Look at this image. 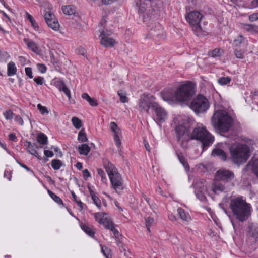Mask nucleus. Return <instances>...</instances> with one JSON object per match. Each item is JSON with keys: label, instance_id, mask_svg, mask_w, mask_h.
Wrapping results in <instances>:
<instances>
[{"label": "nucleus", "instance_id": "f257e3e1", "mask_svg": "<svg viewBox=\"0 0 258 258\" xmlns=\"http://www.w3.org/2000/svg\"><path fill=\"white\" fill-rule=\"evenodd\" d=\"M195 93V86L191 82L179 86L174 94H165L163 96L164 100L169 103L175 101L183 102L189 100Z\"/></svg>", "mask_w": 258, "mask_h": 258}, {"label": "nucleus", "instance_id": "f03ea898", "mask_svg": "<svg viewBox=\"0 0 258 258\" xmlns=\"http://www.w3.org/2000/svg\"><path fill=\"white\" fill-rule=\"evenodd\" d=\"M230 206L233 214L239 221L246 220L250 215V205L242 197L232 198L230 201Z\"/></svg>", "mask_w": 258, "mask_h": 258}, {"label": "nucleus", "instance_id": "7ed1b4c3", "mask_svg": "<svg viewBox=\"0 0 258 258\" xmlns=\"http://www.w3.org/2000/svg\"><path fill=\"white\" fill-rule=\"evenodd\" d=\"M231 159L236 164L245 163L250 156V148L245 143H235L229 148Z\"/></svg>", "mask_w": 258, "mask_h": 258}, {"label": "nucleus", "instance_id": "20e7f679", "mask_svg": "<svg viewBox=\"0 0 258 258\" xmlns=\"http://www.w3.org/2000/svg\"><path fill=\"white\" fill-rule=\"evenodd\" d=\"M213 127L222 132L227 131L233 124V119L227 112L224 110H217L212 118Z\"/></svg>", "mask_w": 258, "mask_h": 258}, {"label": "nucleus", "instance_id": "39448f33", "mask_svg": "<svg viewBox=\"0 0 258 258\" xmlns=\"http://www.w3.org/2000/svg\"><path fill=\"white\" fill-rule=\"evenodd\" d=\"M201 141L204 148L211 145L214 141V137L207 130L206 127L202 124H198L191 134V140Z\"/></svg>", "mask_w": 258, "mask_h": 258}, {"label": "nucleus", "instance_id": "423d86ee", "mask_svg": "<svg viewBox=\"0 0 258 258\" xmlns=\"http://www.w3.org/2000/svg\"><path fill=\"white\" fill-rule=\"evenodd\" d=\"M105 168L110 180L112 187L116 192L119 194L123 189V180L115 167L108 162Z\"/></svg>", "mask_w": 258, "mask_h": 258}, {"label": "nucleus", "instance_id": "0eeeda50", "mask_svg": "<svg viewBox=\"0 0 258 258\" xmlns=\"http://www.w3.org/2000/svg\"><path fill=\"white\" fill-rule=\"evenodd\" d=\"M181 120H182V117L181 116L176 117L174 120L175 123L178 124L175 128L176 135L180 146L185 148L188 142L191 140V135L188 128L183 125L184 122L181 121Z\"/></svg>", "mask_w": 258, "mask_h": 258}, {"label": "nucleus", "instance_id": "6e6552de", "mask_svg": "<svg viewBox=\"0 0 258 258\" xmlns=\"http://www.w3.org/2000/svg\"><path fill=\"white\" fill-rule=\"evenodd\" d=\"M210 106L208 100L203 95L199 94L191 102L190 108L196 113L206 112Z\"/></svg>", "mask_w": 258, "mask_h": 258}, {"label": "nucleus", "instance_id": "1a4fd4ad", "mask_svg": "<svg viewBox=\"0 0 258 258\" xmlns=\"http://www.w3.org/2000/svg\"><path fill=\"white\" fill-rule=\"evenodd\" d=\"M185 17L187 21L192 27L195 34L197 35H200L202 33V28L200 23L203 17V14L199 11H194L189 12Z\"/></svg>", "mask_w": 258, "mask_h": 258}, {"label": "nucleus", "instance_id": "9d476101", "mask_svg": "<svg viewBox=\"0 0 258 258\" xmlns=\"http://www.w3.org/2000/svg\"><path fill=\"white\" fill-rule=\"evenodd\" d=\"M214 177L216 180H220L232 187L234 185L232 181L235 177L234 173L231 170L224 168L219 169L215 173Z\"/></svg>", "mask_w": 258, "mask_h": 258}, {"label": "nucleus", "instance_id": "9b49d317", "mask_svg": "<svg viewBox=\"0 0 258 258\" xmlns=\"http://www.w3.org/2000/svg\"><path fill=\"white\" fill-rule=\"evenodd\" d=\"M157 103L155 101V98L152 95H143L139 101V108L141 111L148 113L150 107L154 108Z\"/></svg>", "mask_w": 258, "mask_h": 258}, {"label": "nucleus", "instance_id": "f8f14e48", "mask_svg": "<svg viewBox=\"0 0 258 258\" xmlns=\"http://www.w3.org/2000/svg\"><path fill=\"white\" fill-rule=\"evenodd\" d=\"M44 18L47 25L55 31L58 30L59 24L55 17L54 15L50 11H47L44 15Z\"/></svg>", "mask_w": 258, "mask_h": 258}, {"label": "nucleus", "instance_id": "ddd939ff", "mask_svg": "<svg viewBox=\"0 0 258 258\" xmlns=\"http://www.w3.org/2000/svg\"><path fill=\"white\" fill-rule=\"evenodd\" d=\"M136 3L139 13H142L156 4V0H136Z\"/></svg>", "mask_w": 258, "mask_h": 258}, {"label": "nucleus", "instance_id": "4468645a", "mask_svg": "<svg viewBox=\"0 0 258 258\" xmlns=\"http://www.w3.org/2000/svg\"><path fill=\"white\" fill-rule=\"evenodd\" d=\"M231 187L226 183H224L220 180H216L214 178L212 186V191L215 194L221 192H227Z\"/></svg>", "mask_w": 258, "mask_h": 258}, {"label": "nucleus", "instance_id": "2eb2a0df", "mask_svg": "<svg viewBox=\"0 0 258 258\" xmlns=\"http://www.w3.org/2000/svg\"><path fill=\"white\" fill-rule=\"evenodd\" d=\"M95 220L100 224H102L106 228L108 225H110V223H112V221L108 216L107 214L105 213L98 212L94 214Z\"/></svg>", "mask_w": 258, "mask_h": 258}, {"label": "nucleus", "instance_id": "dca6fc26", "mask_svg": "<svg viewBox=\"0 0 258 258\" xmlns=\"http://www.w3.org/2000/svg\"><path fill=\"white\" fill-rule=\"evenodd\" d=\"M150 30V34L154 37H156L159 39L162 38L165 36L162 26L159 23L152 24Z\"/></svg>", "mask_w": 258, "mask_h": 258}, {"label": "nucleus", "instance_id": "f3484780", "mask_svg": "<svg viewBox=\"0 0 258 258\" xmlns=\"http://www.w3.org/2000/svg\"><path fill=\"white\" fill-rule=\"evenodd\" d=\"M156 113V121L160 123L164 122L168 117L167 112L162 108L158 103H157L156 107L154 108Z\"/></svg>", "mask_w": 258, "mask_h": 258}, {"label": "nucleus", "instance_id": "a211bd4d", "mask_svg": "<svg viewBox=\"0 0 258 258\" xmlns=\"http://www.w3.org/2000/svg\"><path fill=\"white\" fill-rule=\"evenodd\" d=\"M23 41L29 49L37 54L40 53L41 50L34 41L28 38H24Z\"/></svg>", "mask_w": 258, "mask_h": 258}, {"label": "nucleus", "instance_id": "6ab92c4d", "mask_svg": "<svg viewBox=\"0 0 258 258\" xmlns=\"http://www.w3.org/2000/svg\"><path fill=\"white\" fill-rule=\"evenodd\" d=\"M101 35H103L100 41V43L102 45L106 47L114 46L115 43V41L113 38L104 35V32L101 33Z\"/></svg>", "mask_w": 258, "mask_h": 258}, {"label": "nucleus", "instance_id": "aec40b11", "mask_svg": "<svg viewBox=\"0 0 258 258\" xmlns=\"http://www.w3.org/2000/svg\"><path fill=\"white\" fill-rule=\"evenodd\" d=\"M24 145L26 148L27 152L36 157L39 160H40L41 159V156L39 155L34 147V145H32L30 142L26 141L25 142Z\"/></svg>", "mask_w": 258, "mask_h": 258}, {"label": "nucleus", "instance_id": "412c9836", "mask_svg": "<svg viewBox=\"0 0 258 258\" xmlns=\"http://www.w3.org/2000/svg\"><path fill=\"white\" fill-rule=\"evenodd\" d=\"M195 190H207V184L204 179H197L195 183Z\"/></svg>", "mask_w": 258, "mask_h": 258}, {"label": "nucleus", "instance_id": "4be33fe9", "mask_svg": "<svg viewBox=\"0 0 258 258\" xmlns=\"http://www.w3.org/2000/svg\"><path fill=\"white\" fill-rule=\"evenodd\" d=\"M62 10L66 15H71L76 13V7L73 5L64 6L62 7Z\"/></svg>", "mask_w": 258, "mask_h": 258}, {"label": "nucleus", "instance_id": "5701e85b", "mask_svg": "<svg viewBox=\"0 0 258 258\" xmlns=\"http://www.w3.org/2000/svg\"><path fill=\"white\" fill-rule=\"evenodd\" d=\"M17 72V68L15 63L10 61L7 66V75L8 76H11L15 75Z\"/></svg>", "mask_w": 258, "mask_h": 258}, {"label": "nucleus", "instance_id": "b1692460", "mask_svg": "<svg viewBox=\"0 0 258 258\" xmlns=\"http://www.w3.org/2000/svg\"><path fill=\"white\" fill-rule=\"evenodd\" d=\"M212 154L214 156L219 157L221 159L223 160H226L227 158V155L226 153L224 152V151L220 149H215L212 151Z\"/></svg>", "mask_w": 258, "mask_h": 258}, {"label": "nucleus", "instance_id": "393cba45", "mask_svg": "<svg viewBox=\"0 0 258 258\" xmlns=\"http://www.w3.org/2000/svg\"><path fill=\"white\" fill-rule=\"evenodd\" d=\"M89 190L90 192L91 198L94 203L98 207L100 208L101 205V201L98 197L96 195L95 192L90 188L89 187Z\"/></svg>", "mask_w": 258, "mask_h": 258}, {"label": "nucleus", "instance_id": "a878e982", "mask_svg": "<svg viewBox=\"0 0 258 258\" xmlns=\"http://www.w3.org/2000/svg\"><path fill=\"white\" fill-rule=\"evenodd\" d=\"M78 151L80 154L87 155L90 151V148L86 144H83L78 147Z\"/></svg>", "mask_w": 258, "mask_h": 258}, {"label": "nucleus", "instance_id": "bb28decb", "mask_svg": "<svg viewBox=\"0 0 258 258\" xmlns=\"http://www.w3.org/2000/svg\"><path fill=\"white\" fill-rule=\"evenodd\" d=\"M178 215L180 218L183 221H188L190 219V217L189 214H186L185 211L181 208H179L177 209Z\"/></svg>", "mask_w": 258, "mask_h": 258}, {"label": "nucleus", "instance_id": "cd10ccee", "mask_svg": "<svg viewBox=\"0 0 258 258\" xmlns=\"http://www.w3.org/2000/svg\"><path fill=\"white\" fill-rule=\"evenodd\" d=\"M243 28L247 31L251 33H258V25L254 24H245Z\"/></svg>", "mask_w": 258, "mask_h": 258}, {"label": "nucleus", "instance_id": "c85d7f7f", "mask_svg": "<svg viewBox=\"0 0 258 258\" xmlns=\"http://www.w3.org/2000/svg\"><path fill=\"white\" fill-rule=\"evenodd\" d=\"M107 226L106 228L110 229L113 232L115 239H119L120 234L118 230L115 228L116 225H115L113 222L110 223V225H108Z\"/></svg>", "mask_w": 258, "mask_h": 258}, {"label": "nucleus", "instance_id": "c756f323", "mask_svg": "<svg viewBox=\"0 0 258 258\" xmlns=\"http://www.w3.org/2000/svg\"><path fill=\"white\" fill-rule=\"evenodd\" d=\"M110 127L111 131L113 133V135H120L121 134L120 130L114 122H111L110 124Z\"/></svg>", "mask_w": 258, "mask_h": 258}, {"label": "nucleus", "instance_id": "7c9ffc66", "mask_svg": "<svg viewBox=\"0 0 258 258\" xmlns=\"http://www.w3.org/2000/svg\"><path fill=\"white\" fill-rule=\"evenodd\" d=\"M82 229L90 237H93L95 232L94 230L88 225H83L81 226Z\"/></svg>", "mask_w": 258, "mask_h": 258}, {"label": "nucleus", "instance_id": "2f4dec72", "mask_svg": "<svg viewBox=\"0 0 258 258\" xmlns=\"http://www.w3.org/2000/svg\"><path fill=\"white\" fill-rule=\"evenodd\" d=\"M245 39L241 35H238L233 41V44L235 46H239L242 43L245 42Z\"/></svg>", "mask_w": 258, "mask_h": 258}, {"label": "nucleus", "instance_id": "473e14b6", "mask_svg": "<svg viewBox=\"0 0 258 258\" xmlns=\"http://www.w3.org/2000/svg\"><path fill=\"white\" fill-rule=\"evenodd\" d=\"M62 163L61 161L58 159H53L51 161L52 167L55 170H57L60 169L62 166Z\"/></svg>", "mask_w": 258, "mask_h": 258}, {"label": "nucleus", "instance_id": "72a5a7b5", "mask_svg": "<svg viewBox=\"0 0 258 258\" xmlns=\"http://www.w3.org/2000/svg\"><path fill=\"white\" fill-rule=\"evenodd\" d=\"M78 139L79 141L82 142H87L88 139L86 137V134L84 129H82L79 132L78 136Z\"/></svg>", "mask_w": 258, "mask_h": 258}, {"label": "nucleus", "instance_id": "f704fd0d", "mask_svg": "<svg viewBox=\"0 0 258 258\" xmlns=\"http://www.w3.org/2000/svg\"><path fill=\"white\" fill-rule=\"evenodd\" d=\"M72 122L74 126L77 129L81 128L82 125L81 120L77 117H72Z\"/></svg>", "mask_w": 258, "mask_h": 258}, {"label": "nucleus", "instance_id": "c9c22d12", "mask_svg": "<svg viewBox=\"0 0 258 258\" xmlns=\"http://www.w3.org/2000/svg\"><path fill=\"white\" fill-rule=\"evenodd\" d=\"M207 190H195V193L196 195V197L198 199H199L201 201H204L206 200V196L205 195V192H206Z\"/></svg>", "mask_w": 258, "mask_h": 258}, {"label": "nucleus", "instance_id": "e433bc0d", "mask_svg": "<svg viewBox=\"0 0 258 258\" xmlns=\"http://www.w3.org/2000/svg\"><path fill=\"white\" fill-rule=\"evenodd\" d=\"M37 141L41 144H46L47 142V137L44 134H39L37 136Z\"/></svg>", "mask_w": 258, "mask_h": 258}, {"label": "nucleus", "instance_id": "4c0bfd02", "mask_svg": "<svg viewBox=\"0 0 258 258\" xmlns=\"http://www.w3.org/2000/svg\"><path fill=\"white\" fill-rule=\"evenodd\" d=\"M245 51L243 49H236L234 51L235 56L238 59H242L244 58V54Z\"/></svg>", "mask_w": 258, "mask_h": 258}, {"label": "nucleus", "instance_id": "58836bf2", "mask_svg": "<svg viewBox=\"0 0 258 258\" xmlns=\"http://www.w3.org/2000/svg\"><path fill=\"white\" fill-rule=\"evenodd\" d=\"M178 159L180 162L183 165L186 170H188L189 166L184 157L181 155H178Z\"/></svg>", "mask_w": 258, "mask_h": 258}, {"label": "nucleus", "instance_id": "ea45409f", "mask_svg": "<svg viewBox=\"0 0 258 258\" xmlns=\"http://www.w3.org/2000/svg\"><path fill=\"white\" fill-rule=\"evenodd\" d=\"M118 95L120 97V101L122 103H126L128 102V98L126 95V93L123 91L120 90L118 91Z\"/></svg>", "mask_w": 258, "mask_h": 258}, {"label": "nucleus", "instance_id": "a19ab883", "mask_svg": "<svg viewBox=\"0 0 258 258\" xmlns=\"http://www.w3.org/2000/svg\"><path fill=\"white\" fill-rule=\"evenodd\" d=\"M154 223V220L153 218L147 217L145 218V224L147 230L149 232L150 231V227L152 226Z\"/></svg>", "mask_w": 258, "mask_h": 258}, {"label": "nucleus", "instance_id": "79ce46f5", "mask_svg": "<svg viewBox=\"0 0 258 258\" xmlns=\"http://www.w3.org/2000/svg\"><path fill=\"white\" fill-rule=\"evenodd\" d=\"M231 81V78L229 77H221L218 80V82L221 85H226Z\"/></svg>", "mask_w": 258, "mask_h": 258}, {"label": "nucleus", "instance_id": "37998d69", "mask_svg": "<svg viewBox=\"0 0 258 258\" xmlns=\"http://www.w3.org/2000/svg\"><path fill=\"white\" fill-rule=\"evenodd\" d=\"M48 193L52 199H53L57 203L60 205L63 204L62 200L59 197L50 191H48Z\"/></svg>", "mask_w": 258, "mask_h": 258}, {"label": "nucleus", "instance_id": "c03bdc74", "mask_svg": "<svg viewBox=\"0 0 258 258\" xmlns=\"http://www.w3.org/2000/svg\"><path fill=\"white\" fill-rule=\"evenodd\" d=\"M249 228L250 229L249 234L253 237H256L258 236V228L251 225L249 226Z\"/></svg>", "mask_w": 258, "mask_h": 258}, {"label": "nucleus", "instance_id": "a18cd8bd", "mask_svg": "<svg viewBox=\"0 0 258 258\" xmlns=\"http://www.w3.org/2000/svg\"><path fill=\"white\" fill-rule=\"evenodd\" d=\"M252 170L254 173L258 177V159L253 161Z\"/></svg>", "mask_w": 258, "mask_h": 258}, {"label": "nucleus", "instance_id": "49530a36", "mask_svg": "<svg viewBox=\"0 0 258 258\" xmlns=\"http://www.w3.org/2000/svg\"><path fill=\"white\" fill-rule=\"evenodd\" d=\"M37 106L38 109L42 115L49 113L48 109L46 107L42 106L40 104H38Z\"/></svg>", "mask_w": 258, "mask_h": 258}, {"label": "nucleus", "instance_id": "de8ad7c7", "mask_svg": "<svg viewBox=\"0 0 258 258\" xmlns=\"http://www.w3.org/2000/svg\"><path fill=\"white\" fill-rule=\"evenodd\" d=\"M10 56L6 51H0V61H6L9 58Z\"/></svg>", "mask_w": 258, "mask_h": 258}, {"label": "nucleus", "instance_id": "09e8293b", "mask_svg": "<svg viewBox=\"0 0 258 258\" xmlns=\"http://www.w3.org/2000/svg\"><path fill=\"white\" fill-rule=\"evenodd\" d=\"M45 157L44 159L45 161H48L49 157H52L53 156L54 154L52 151L49 150H45L44 152Z\"/></svg>", "mask_w": 258, "mask_h": 258}, {"label": "nucleus", "instance_id": "8fccbe9b", "mask_svg": "<svg viewBox=\"0 0 258 258\" xmlns=\"http://www.w3.org/2000/svg\"><path fill=\"white\" fill-rule=\"evenodd\" d=\"M97 173L101 176L102 181L105 182L106 181V178L104 172L101 169H97Z\"/></svg>", "mask_w": 258, "mask_h": 258}, {"label": "nucleus", "instance_id": "3c124183", "mask_svg": "<svg viewBox=\"0 0 258 258\" xmlns=\"http://www.w3.org/2000/svg\"><path fill=\"white\" fill-rule=\"evenodd\" d=\"M72 197H73L74 200L77 203L78 205L80 207L81 210H83V203L80 200H77V196L73 191L72 192Z\"/></svg>", "mask_w": 258, "mask_h": 258}, {"label": "nucleus", "instance_id": "603ef678", "mask_svg": "<svg viewBox=\"0 0 258 258\" xmlns=\"http://www.w3.org/2000/svg\"><path fill=\"white\" fill-rule=\"evenodd\" d=\"M113 138H114V141L115 142V144L117 146V147H118V150L119 149H120V147H121V141L120 140V139H119V136L120 135H113Z\"/></svg>", "mask_w": 258, "mask_h": 258}, {"label": "nucleus", "instance_id": "864d4df0", "mask_svg": "<svg viewBox=\"0 0 258 258\" xmlns=\"http://www.w3.org/2000/svg\"><path fill=\"white\" fill-rule=\"evenodd\" d=\"M13 115V113L11 110H7L4 112V115L7 120L12 119Z\"/></svg>", "mask_w": 258, "mask_h": 258}, {"label": "nucleus", "instance_id": "5fc2aeb1", "mask_svg": "<svg viewBox=\"0 0 258 258\" xmlns=\"http://www.w3.org/2000/svg\"><path fill=\"white\" fill-rule=\"evenodd\" d=\"M102 251L104 254V255L107 257V258H110L111 257L110 254V249L107 248V247L102 248Z\"/></svg>", "mask_w": 258, "mask_h": 258}, {"label": "nucleus", "instance_id": "6e6d98bb", "mask_svg": "<svg viewBox=\"0 0 258 258\" xmlns=\"http://www.w3.org/2000/svg\"><path fill=\"white\" fill-rule=\"evenodd\" d=\"M56 87L59 89L60 91H61L63 88L66 86L63 82L61 80H58L56 82Z\"/></svg>", "mask_w": 258, "mask_h": 258}, {"label": "nucleus", "instance_id": "4d7b16f0", "mask_svg": "<svg viewBox=\"0 0 258 258\" xmlns=\"http://www.w3.org/2000/svg\"><path fill=\"white\" fill-rule=\"evenodd\" d=\"M37 67L39 71L42 73H45L46 71V67L44 64L38 63L37 65Z\"/></svg>", "mask_w": 258, "mask_h": 258}, {"label": "nucleus", "instance_id": "13d9d810", "mask_svg": "<svg viewBox=\"0 0 258 258\" xmlns=\"http://www.w3.org/2000/svg\"><path fill=\"white\" fill-rule=\"evenodd\" d=\"M220 49H215L209 53V55L213 57H217L220 55Z\"/></svg>", "mask_w": 258, "mask_h": 258}, {"label": "nucleus", "instance_id": "bf43d9fd", "mask_svg": "<svg viewBox=\"0 0 258 258\" xmlns=\"http://www.w3.org/2000/svg\"><path fill=\"white\" fill-rule=\"evenodd\" d=\"M26 74L30 78H32L33 77L32 75V71L31 68L27 67L25 69Z\"/></svg>", "mask_w": 258, "mask_h": 258}, {"label": "nucleus", "instance_id": "052dcab7", "mask_svg": "<svg viewBox=\"0 0 258 258\" xmlns=\"http://www.w3.org/2000/svg\"><path fill=\"white\" fill-rule=\"evenodd\" d=\"M34 81L38 84V85H42L44 83V78L42 77H38L35 78L34 79Z\"/></svg>", "mask_w": 258, "mask_h": 258}, {"label": "nucleus", "instance_id": "680f3d73", "mask_svg": "<svg viewBox=\"0 0 258 258\" xmlns=\"http://www.w3.org/2000/svg\"><path fill=\"white\" fill-rule=\"evenodd\" d=\"M15 120L20 125H23L24 124L23 120L19 115H17L15 117Z\"/></svg>", "mask_w": 258, "mask_h": 258}, {"label": "nucleus", "instance_id": "e2e57ef3", "mask_svg": "<svg viewBox=\"0 0 258 258\" xmlns=\"http://www.w3.org/2000/svg\"><path fill=\"white\" fill-rule=\"evenodd\" d=\"M63 92V93L67 95V96L69 98V99L71 98V93L69 89L66 86L64 88L61 90Z\"/></svg>", "mask_w": 258, "mask_h": 258}, {"label": "nucleus", "instance_id": "0e129e2a", "mask_svg": "<svg viewBox=\"0 0 258 258\" xmlns=\"http://www.w3.org/2000/svg\"><path fill=\"white\" fill-rule=\"evenodd\" d=\"M88 102L92 106H96L98 105L96 100L93 98L91 97L89 100H88Z\"/></svg>", "mask_w": 258, "mask_h": 258}, {"label": "nucleus", "instance_id": "69168bd1", "mask_svg": "<svg viewBox=\"0 0 258 258\" xmlns=\"http://www.w3.org/2000/svg\"><path fill=\"white\" fill-rule=\"evenodd\" d=\"M249 18L251 21H254L258 20V13H254L250 15Z\"/></svg>", "mask_w": 258, "mask_h": 258}, {"label": "nucleus", "instance_id": "338daca9", "mask_svg": "<svg viewBox=\"0 0 258 258\" xmlns=\"http://www.w3.org/2000/svg\"><path fill=\"white\" fill-rule=\"evenodd\" d=\"M31 25L33 27L35 31H38V29H39V26H38L37 23L35 20H33L32 22H31Z\"/></svg>", "mask_w": 258, "mask_h": 258}, {"label": "nucleus", "instance_id": "774afa93", "mask_svg": "<svg viewBox=\"0 0 258 258\" xmlns=\"http://www.w3.org/2000/svg\"><path fill=\"white\" fill-rule=\"evenodd\" d=\"M83 175L84 178L86 179L88 177L90 176V174L87 169L83 171Z\"/></svg>", "mask_w": 258, "mask_h": 258}]
</instances>
